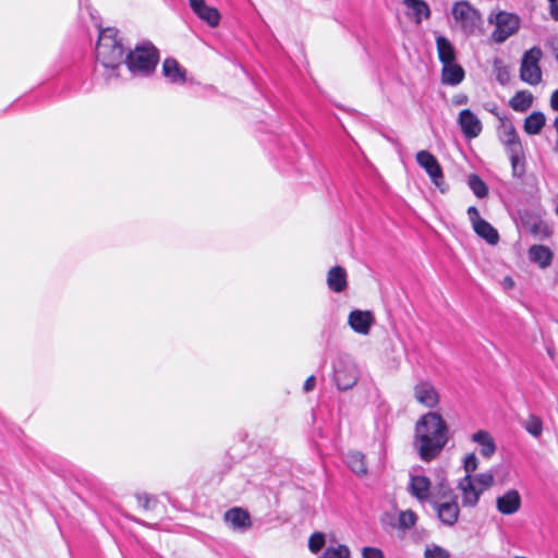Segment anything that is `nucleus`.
<instances>
[{"label":"nucleus","instance_id":"36","mask_svg":"<svg viewBox=\"0 0 558 558\" xmlns=\"http://www.w3.org/2000/svg\"><path fill=\"white\" fill-rule=\"evenodd\" d=\"M325 545V535L320 532H315L308 539V548L312 553L317 554Z\"/></svg>","mask_w":558,"mask_h":558},{"label":"nucleus","instance_id":"18","mask_svg":"<svg viewBox=\"0 0 558 558\" xmlns=\"http://www.w3.org/2000/svg\"><path fill=\"white\" fill-rule=\"evenodd\" d=\"M499 140L505 145L507 153L512 149H522V143L512 123H502L499 129Z\"/></svg>","mask_w":558,"mask_h":558},{"label":"nucleus","instance_id":"3","mask_svg":"<svg viewBox=\"0 0 558 558\" xmlns=\"http://www.w3.org/2000/svg\"><path fill=\"white\" fill-rule=\"evenodd\" d=\"M158 51L151 44L137 46L130 51L124 60L128 69L133 74L147 75L156 68Z\"/></svg>","mask_w":558,"mask_h":558},{"label":"nucleus","instance_id":"37","mask_svg":"<svg viewBox=\"0 0 558 558\" xmlns=\"http://www.w3.org/2000/svg\"><path fill=\"white\" fill-rule=\"evenodd\" d=\"M416 522V514L411 511H401L399 514V525L403 529L412 527Z\"/></svg>","mask_w":558,"mask_h":558},{"label":"nucleus","instance_id":"41","mask_svg":"<svg viewBox=\"0 0 558 558\" xmlns=\"http://www.w3.org/2000/svg\"><path fill=\"white\" fill-rule=\"evenodd\" d=\"M362 558H385L381 549L366 546L362 549Z\"/></svg>","mask_w":558,"mask_h":558},{"label":"nucleus","instance_id":"44","mask_svg":"<svg viewBox=\"0 0 558 558\" xmlns=\"http://www.w3.org/2000/svg\"><path fill=\"white\" fill-rule=\"evenodd\" d=\"M316 385V378L314 375L307 377V379L304 383L303 389L305 392H310L314 389Z\"/></svg>","mask_w":558,"mask_h":558},{"label":"nucleus","instance_id":"21","mask_svg":"<svg viewBox=\"0 0 558 558\" xmlns=\"http://www.w3.org/2000/svg\"><path fill=\"white\" fill-rule=\"evenodd\" d=\"M163 75L173 84H183L186 80V71L175 59L168 58L162 64Z\"/></svg>","mask_w":558,"mask_h":558},{"label":"nucleus","instance_id":"40","mask_svg":"<svg viewBox=\"0 0 558 558\" xmlns=\"http://www.w3.org/2000/svg\"><path fill=\"white\" fill-rule=\"evenodd\" d=\"M477 458L474 453H469L464 458V470L466 472V475H471L472 472H474L477 469Z\"/></svg>","mask_w":558,"mask_h":558},{"label":"nucleus","instance_id":"32","mask_svg":"<svg viewBox=\"0 0 558 558\" xmlns=\"http://www.w3.org/2000/svg\"><path fill=\"white\" fill-rule=\"evenodd\" d=\"M521 425L535 438H538L543 433V421L534 414H530L526 418L521 420Z\"/></svg>","mask_w":558,"mask_h":558},{"label":"nucleus","instance_id":"19","mask_svg":"<svg viewBox=\"0 0 558 558\" xmlns=\"http://www.w3.org/2000/svg\"><path fill=\"white\" fill-rule=\"evenodd\" d=\"M327 286L336 292L341 293L348 287L347 271L341 266H333L327 272Z\"/></svg>","mask_w":558,"mask_h":558},{"label":"nucleus","instance_id":"9","mask_svg":"<svg viewBox=\"0 0 558 558\" xmlns=\"http://www.w3.org/2000/svg\"><path fill=\"white\" fill-rule=\"evenodd\" d=\"M416 161L426 171V173L429 175L433 183L441 192H444L445 191L442 187V185L445 184L444 173H442L441 167H440L438 160L436 159V157L427 150H420L416 154Z\"/></svg>","mask_w":558,"mask_h":558},{"label":"nucleus","instance_id":"1","mask_svg":"<svg viewBox=\"0 0 558 558\" xmlns=\"http://www.w3.org/2000/svg\"><path fill=\"white\" fill-rule=\"evenodd\" d=\"M448 440L449 427L438 412L429 411L416 422L413 444L423 461L437 458Z\"/></svg>","mask_w":558,"mask_h":558},{"label":"nucleus","instance_id":"30","mask_svg":"<svg viewBox=\"0 0 558 558\" xmlns=\"http://www.w3.org/2000/svg\"><path fill=\"white\" fill-rule=\"evenodd\" d=\"M533 104V95L527 90L517 92L510 99V107L518 112L526 111Z\"/></svg>","mask_w":558,"mask_h":558},{"label":"nucleus","instance_id":"10","mask_svg":"<svg viewBox=\"0 0 558 558\" xmlns=\"http://www.w3.org/2000/svg\"><path fill=\"white\" fill-rule=\"evenodd\" d=\"M413 397L417 403L427 409H435L440 401L438 390L428 380H420L414 385Z\"/></svg>","mask_w":558,"mask_h":558},{"label":"nucleus","instance_id":"26","mask_svg":"<svg viewBox=\"0 0 558 558\" xmlns=\"http://www.w3.org/2000/svg\"><path fill=\"white\" fill-rule=\"evenodd\" d=\"M347 464L350 470L357 476H364L367 474V465L365 456L360 451H350L347 454Z\"/></svg>","mask_w":558,"mask_h":558},{"label":"nucleus","instance_id":"43","mask_svg":"<svg viewBox=\"0 0 558 558\" xmlns=\"http://www.w3.org/2000/svg\"><path fill=\"white\" fill-rule=\"evenodd\" d=\"M469 98L465 94H457L452 97V104L456 106L465 105Z\"/></svg>","mask_w":558,"mask_h":558},{"label":"nucleus","instance_id":"5","mask_svg":"<svg viewBox=\"0 0 558 558\" xmlns=\"http://www.w3.org/2000/svg\"><path fill=\"white\" fill-rule=\"evenodd\" d=\"M542 57L543 51L537 46L523 53L520 64V78L523 82L530 85H537L542 82V70L539 66Z\"/></svg>","mask_w":558,"mask_h":558},{"label":"nucleus","instance_id":"23","mask_svg":"<svg viewBox=\"0 0 558 558\" xmlns=\"http://www.w3.org/2000/svg\"><path fill=\"white\" fill-rule=\"evenodd\" d=\"M472 441L476 442L478 446H481V454L484 458H492L496 450V444L494 438L490 436V434L486 430H477L474 433L471 437Z\"/></svg>","mask_w":558,"mask_h":558},{"label":"nucleus","instance_id":"22","mask_svg":"<svg viewBox=\"0 0 558 558\" xmlns=\"http://www.w3.org/2000/svg\"><path fill=\"white\" fill-rule=\"evenodd\" d=\"M403 3L408 9L407 15L416 24H420L423 19H428L430 15V10L423 0H403Z\"/></svg>","mask_w":558,"mask_h":558},{"label":"nucleus","instance_id":"2","mask_svg":"<svg viewBox=\"0 0 558 558\" xmlns=\"http://www.w3.org/2000/svg\"><path fill=\"white\" fill-rule=\"evenodd\" d=\"M116 28L101 29L96 46V57L107 69H117L125 60V49L120 39L117 37Z\"/></svg>","mask_w":558,"mask_h":558},{"label":"nucleus","instance_id":"4","mask_svg":"<svg viewBox=\"0 0 558 558\" xmlns=\"http://www.w3.org/2000/svg\"><path fill=\"white\" fill-rule=\"evenodd\" d=\"M360 378L356 363L348 355H340L333 363V381L339 390L353 388Z\"/></svg>","mask_w":558,"mask_h":558},{"label":"nucleus","instance_id":"31","mask_svg":"<svg viewBox=\"0 0 558 558\" xmlns=\"http://www.w3.org/2000/svg\"><path fill=\"white\" fill-rule=\"evenodd\" d=\"M511 168H512V174L515 178H522L525 173V162H524V151L522 149H512V151L508 153Z\"/></svg>","mask_w":558,"mask_h":558},{"label":"nucleus","instance_id":"27","mask_svg":"<svg viewBox=\"0 0 558 558\" xmlns=\"http://www.w3.org/2000/svg\"><path fill=\"white\" fill-rule=\"evenodd\" d=\"M475 233L483 238L488 244L495 245L499 241L498 231L486 220L477 221L473 227Z\"/></svg>","mask_w":558,"mask_h":558},{"label":"nucleus","instance_id":"42","mask_svg":"<svg viewBox=\"0 0 558 558\" xmlns=\"http://www.w3.org/2000/svg\"><path fill=\"white\" fill-rule=\"evenodd\" d=\"M468 215H469V219L471 220L473 227L477 223V221L484 220L483 218H481L480 211L477 210L476 207H473V206L469 207Z\"/></svg>","mask_w":558,"mask_h":558},{"label":"nucleus","instance_id":"8","mask_svg":"<svg viewBox=\"0 0 558 558\" xmlns=\"http://www.w3.org/2000/svg\"><path fill=\"white\" fill-rule=\"evenodd\" d=\"M451 13L465 33H473L481 21L477 11L465 1L457 2Z\"/></svg>","mask_w":558,"mask_h":558},{"label":"nucleus","instance_id":"47","mask_svg":"<svg viewBox=\"0 0 558 558\" xmlns=\"http://www.w3.org/2000/svg\"><path fill=\"white\" fill-rule=\"evenodd\" d=\"M550 14L555 20H558V5H551Z\"/></svg>","mask_w":558,"mask_h":558},{"label":"nucleus","instance_id":"33","mask_svg":"<svg viewBox=\"0 0 558 558\" xmlns=\"http://www.w3.org/2000/svg\"><path fill=\"white\" fill-rule=\"evenodd\" d=\"M468 184L473 193L480 198L485 197L488 193L486 184L477 174H470Z\"/></svg>","mask_w":558,"mask_h":558},{"label":"nucleus","instance_id":"13","mask_svg":"<svg viewBox=\"0 0 558 558\" xmlns=\"http://www.w3.org/2000/svg\"><path fill=\"white\" fill-rule=\"evenodd\" d=\"M458 124L468 138L477 137L483 129L481 120L470 109H464L459 113Z\"/></svg>","mask_w":558,"mask_h":558},{"label":"nucleus","instance_id":"35","mask_svg":"<svg viewBox=\"0 0 558 558\" xmlns=\"http://www.w3.org/2000/svg\"><path fill=\"white\" fill-rule=\"evenodd\" d=\"M474 484L480 486V489L485 490L494 484V475L492 473H480L472 477Z\"/></svg>","mask_w":558,"mask_h":558},{"label":"nucleus","instance_id":"25","mask_svg":"<svg viewBox=\"0 0 558 558\" xmlns=\"http://www.w3.org/2000/svg\"><path fill=\"white\" fill-rule=\"evenodd\" d=\"M436 47L439 61L442 65L456 61V49L445 36H438L436 38Z\"/></svg>","mask_w":558,"mask_h":558},{"label":"nucleus","instance_id":"12","mask_svg":"<svg viewBox=\"0 0 558 558\" xmlns=\"http://www.w3.org/2000/svg\"><path fill=\"white\" fill-rule=\"evenodd\" d=\"M192 11L206 22L209 26L216 27L220 22V13L215 7L208 5L205 0H189Z\"/></svg>","mask_w":558,"mask_h":558},{"label":"nucleus","instance_id":"38","mask_svg":"<svg viewBox=\"0 0 558 558\" xmlns=\"http://www.w3.org/2000/svg\"><path fill=\"white\" fill-rule=\"evenodd\" d=\"M425 558H449V553L440 546L426 548L424 551Z\"/></svg>","mask_w":558,"mask_h":558},{"label":"nucleus","instance_id":"39","mask_svg":"<svg viewBox=\"0 0 558 558\" xmlns=\"http://www.w3.org/2000/svg\"><path fill=\"white\" fill-rule=\"evenodd\" d=\"M138 504L145 509V510H151L155 508L157 504V499L148 494H138L136 496Z\"/></svg>","mask_w":558,"mask_h":558},{"label":"nucleus","instance_id":"34","mask_svg":"<svg viewBox=\"0 0 558 558\" xmlns=\"http://www.w3.org/2000/svg\"><path fill=\"white\" fill-rule=\"evenodd\" d=\"M320 558H350V549L345 545L327 547Z\"/></svg>","mask_w":558,"mask_h":558},{"label":"nucleus","instance_id":"11","mask_svg":"<svg viewBox=\"0 0 558 558\" xmlns=\"http://www.w3.org/2000/svg\"><path fill=\"white\" fill-rule=\"evenodd\" d=\"M375 318L369 311L353 310L348 317L349 326L360 335H368Z\"/></svg>","mask_w":558,"mask_h":558},{"label":"nucleus","instance_id":"49","mask_svg":"<svg viewBox=\"0 0 558 558\" xmlns=\"http://www.w3.org/2000/svg\"><path fill=\"white\" fill-rule=\"evenodd\" d=\"M548 1L550 2V7L551 5H558L557 0H548Z\"/></svg>","mask_w":558,"mask_h":558},{"label":"nucleus","instance_id":"48","mask_svg":"<svg viewBox=\"0 0 558 558\" xmlns=\"http://www.w3.org/2000/svg\"><path fill=\"white\" fill-rule=\"evenodd\" d=\"M505 284H506L507 287H512V286H513V281H512V279H511V278H509V277L505 278Z\"/></svg>","mask_w":558,"mask_h":558},{"label":"nucleus","instance_id":"24","mask_svg":"<svg viewBox=\"0 0 558 558\" xmlns=\"http://www.w3.org/2000/svg\"><path fill=\"white\" fill-rule=\"evenodd\" d=\"M464 78V70L461 65L453 61L452 63H447V65H442L441 70V81L447 85H458Z\"/></svg>","mask_w":558,"mask_h":558},{"label":"nucleus","instance_id":"14","mask_svg":"<svg viewBox=\"0 0 558 558\" xmlns=\"http://www.w3.org/2000/svg\"><path fill=\"white\" fill-rule=\"evenodd\" d=\"M522 499L517 489H509L504 495L497 497L496 508L505 515H511L521 508Z\"/></svg>","mask_w":558,"mask_h":558},{"label":"nucleus","instance_id":"16","mask_svg":"<svg viewBox=\"0 0 558 558\" xmlns=\"http://www.w3.org/2000/svg\"><path fill=\"white\" fill-rule=\"evenodd\" d=\"M432 483L424 475H412L409 483V492L420 501H426L430 497Z\"/></svg>","mask_w":558,"mask_h":558},{"label":"nucleus","instance_id":"17","mask_svg":"<svg viewBox=\"0 0 558 558\" xmlns=\"http://www.w3.org/2000/svg\"><path fill=\"white\" fill-rule=\"evenodd\" d=\"M459 488L462 490V504L468 507H474L480 500V496L483 493L482 489L477 488L472 481L471 475H465L459 483Z\"/></svg>","mask_w":558,"mask_h":558},{"label":"nucleus","instance_id":"7","mask_svg":"<svg viewBox=\"0 0 558 558\" xmlns=\"http://www.w3.org/2000/svg\"><path fill=\"white\" fill-rule=\"evenodd\" d=\"M490 23H495V31L492 34L494 41L501 44L510 36L515 34L520 27V19L512 13L505 11L498 12L495 17H489Z\"/></svg>","mask_w":558,"mask_h":558},{"label":"nucleus","instance_id":"28","mask_svg":"<svg viewBox=\"0 0 558 558\" xmlns=\"http://www.w3.org/2000/svg\"><path fill=\"white\" fill-rule=\"evenodd\" d=\"M530 259L542 268L548 267L553 259L551 251L544 245H533L530 251Z\"/></svg>","mask_w":558,"mask_h":558},{"label":"nucleus","instance_id":"6","mask_svg":"<svg viewBox=\"0 0 558 558\" xmlns=\"http://www.w3.org/2000/svg\"><path fill=\"white\" fill-rule=\"evenodd\" d=\"M439 494L444 501H433L434 509L437 512L438 519L448 526H452L459 518L460 508L456 498L452 495V490L444 483L439 484Z\"/></svg>","mask_w":558,"mask_h":558},{"label":"nucleus","instance_id":"45","mask_svg":"<svg viewBox=\"0 0 558 558\" xmlns=\"http://www.w3.org/2000/svg\"><path fill=\"white\" fill-rule=\"evenodd\" d=\"M497 80L501 84H506L508 82V72L506 69H499L497 73Z\"/></svg>","mask_w":558,"mask_h":558},{"label":"nucleus","instance_id":"15","mask_svg":"<svg viewBox=\"0 0 558 558\" xmlns=\"http://www.w3.org/2000/svg\"><path fill=\"white\" fill-rule=\"evenodd\" d=\"M223 519L234 531L245 532L252 526L250 513L239 507L226 511Z\"/></svg>","mask_w":558,"mask_h":558},{"label":"nucleus","instance_id":"20","mask_svg":"<svg viewBox=\"0 0 558 558\" xmlns=\"http://www.w3.org/2000/svg\"><path fill=\"white\" fill-rule=\"evenodd\" d=\"M522 227L537 240H544L550 235L548 226L537 217L523 218Z\"/></svg>","mask_w":558,"mask_h":558},{"label":"nucleus","instance_id":"29","mask_svg":"<svg viewBox=\"0 0 558 558\" xmlns=\"http://www.w3.org/2000/svg\"><path fill=\"white\" fill-rule=\"evenodd\" d=\"M545 122V114L541 111H535L525 118L523 129L529 135H536L542 131Z\"/></svg>","mask_w":558,"mask_h":558},{"label":"nucleus","instance_id":"46","mask_svg":"<svg viewBox=\"0 0 558 558\" xmlns=\"http://www.w3.org/2000/svg\"><path fill=\"white\" fill-rule=\"evenodd\" d=\"M550 107L553 110L558 111V89H556L550 97Z\"/></svg>","mask_w":558,"mask_h":558}]
</instances>
